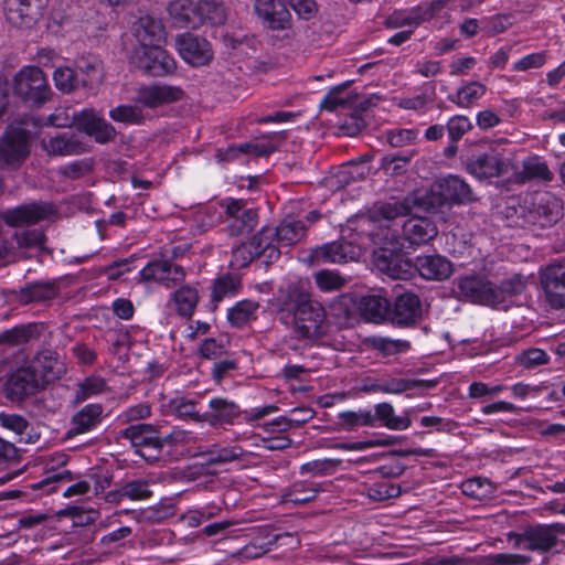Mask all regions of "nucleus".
<instances>
[{"label":"nucleus","mask_w":565,"mask_h":565,"mask_svg":"<svg viewBox=\"0 0 565 565\" xmlns=\"http://www.w3.org/2000/svg\"><path fill=\"white\" fill-rule=\"evenodd\" d=\"M487 92L486 85L477 81L465 82L448 99L461 108L472 107Z\"/></svg>","instance_id":"79ce46f5"},{"label":"nucleus","mask_w":565,"mask_h":565,"mask_svg":"<svg viewBox=\"0 0 565 565\" xmlns=\"http://www.w3.org/2000/svg\"><path fill=\"white\" fill-rule=\"evenodd\" d=\"M200 26L210 24L212 26L223 25L227 20L225 6L216 0H199Z\"/></svg>","instance_id":"37998d69"},{"label":"nucleus","mask_w":565,"mask_h":565,"mask_svg":"<svg viewBox=\"0 0 565 565\" xmlns=\"http://www.w3.org/2000/svg\"><path fill=\"white\" fill-rule=\"evenodd\" d=\"M540 279L550 306L554 309L565 308V258L542 268Z\"/></svg>","instance_id":"4468645a"},{"label":"nucleus","mask_w":565,"mask_h":565,"mask_svg":"<svg viewBox=\"0 0 565 565\" xmlns=\"http://www.w3.org/2000/svg\"><path fill=\"white\" fill-rule=\"evenodd\" d=\"M372 417L373 427L383 426L391 430H405L412 425L409 411L405 409L402 415H396L394 406L388 402L376 404Z\"/></svg>","instance_id":"2f4dec72"},{"label":"nucleus","mask_w":565,"mask_h":565,"mask_svg":"<svg viewBox=\"0 0 565 565\" xmlns=\"http://www.w3.org/2000/svg\"><path fill=\"white\" fill-rule=\"evenodd\" d=\"M412 153L408 154H388L382 159V168L385 173L398 175L406 171L411 161Z\"/></svg>","instance_id":"69168bd1"},{"label":"nucleus","mask_w":565,"mask_h":565,"mask_svg":"<svg viewBox=\"0 0 565 565\" xmlns=\"http://www.w3.org/2000/svg\"><path fill=\"white\" fill-rule=\"evenodd\" d=\"M279 320L291 326L301 339H319L324 334L326 311L310 295L296 286H289L279 298Z\"/></svg>","instance_id":"f257e3e1"},{"label":"nucleus","mask_w":565,"mask_h":565,"mask_svg":"<svg viewBox=\"0 0 565 565\" xmlns=\"http://www.w3.org/2000/svg\"><path fill=\"white\" fill-rule=\"evenodd\" d=\"M563 215L562 201L552 192H537L533 195L527 211L529 222L540 227L556 224Z\"/></svg>","instance_id":"ddd939ff"},{"label":"nucleus","mask_w":565,"mask_h":565,"mask_svg":"<svg viewBox=\"0 0 565 565\" xmlns=\"http://www.w3.org/2000/svg\"><path fill=\"white\" fill-rule=\"evenodd\" d=\"M563 534H565V524L559 522L529 526L525 529L527 551L547 553L557 546L558 535Z\"/></svg>","instance_id":"aec40b11"},{"label":"nucleus","mask_w":565,"mask_h":565,"mask_svg":"<svg viewBox=\"0 0 565 565\" xmlns=\"http://www.w3.org/2000/svg\"><path fill=\"white\" fill-rule=\"evenodd\" d=\"M255 12L270 30L284 31L292 25V17L285 0H256Z\"/></svg>","instance_id":"412c9836"},{"label":"nucleus","mask_w":565,"mask_h":565,"mask_svg":"<svg viewBox=\"0 0 565 565\" xmlns=\"http://www.w3.org/2000/svg\"><path fill=\"white\" fill-rule=\"evenodd\" d=\"M381 268L393 279L406 280L417 271L416 259L414 263H411L408 259H404L399 255H392L390 258H384L382 260Z\"/></svg>","instance_id":"3c124183"},{"label":"nucleus","mask_w":565,"mask_h":565,"mask_svg":"<svg viewBox=\"0 0 565 565\" xmlns=\"http://www.w3.org/2000/svg\"><path fill=\"white\" fill-rule=\"evenodd\" d=\"M273 233L274 244L279 246H292L299 243L306 235V226L302 221L290 216L285 217L275 231L266 228Z\"/></svg>","instance_id":"58836bf2"},{"label":"nucleus","mask_w":565,"mask_h":565,"mask_svg":"<svg viewBox=\"0 0 565 565\" xmlns=\"http://www.w3.org/2000/svg\"><path fill=\"white\" fill-rule=\"evenodd\" d=\"M349 82L331 88L320 102V108L328 111H334L338 108L354 109L351 116L344 120L342 127L348 130V134L353 136L359 134L365 128L366 122L362 117V110L365 109V102H360L358 95L348 92Z\"/></svg>","instance_id":"39448f33"},{"label":"nucleus","mask_w":565,"mask_h":565,"mask_svg":"<svg viewBox=\"0 0 565 565\" xmlns=\"http://www.w3.org/2000/svg\"><path fill=\"white\" fill-rule=\"evenodd\" d=\"M321 491V486L310 480H299L285 488L281 492V502L285 504L301 505L315 500Z\"/></svg>","instance_id":"c9c22d12"},{"label":"nucleus","mask_w":565,"mask_h":565,"mask_svg":"<svg viewBox=\"0 0 565 565\" xmlns=\"http://www.w3.org/2000/svg\"><path fill=\"white\" fill-rule=\"evenodd\" d=\"M339 462L337 459L312 460L301 465L300 471L313 476H328L338 468Z\"/></svg>","instance_id":"0e129e2a"},{"label":"nucleus","mask_w":565,"mask_h":565,"mask_svg":"<svg viewBox=\"0 0 565 565\" xmlns=\"http://www.w3.org/2000/svg\"><path fill=\"white\" fill-rule=\"evenodd\" d=\"M47 0H4L7 21L20 29L33 26L42 17Z\"/></svg>","instance_id":"dca6fc26"},{"label":"nucleus","mask_w":565,"mask_h":565,"mask_svg":"<svg viewBox=\"0 0 565 565\" xmlns=\"http://www.w3.org/2000/svg\"><path fill=\"white\" fill-rule=\"evenodd\" d=\"M58 287L54 281H35L21 288L18 299L21 303L42 302L55 298Z\"/></svg>","instance_id":"a19ab883"},{"label":"nucleus","mask_w":565,"mask_h":565,"mask_svg":"<svg viewBox=\"0 0 565 565\" xmlns=\"http://www.w3.org/2000/svg\"><path fill=\"white\" fill-rule=\"evenodd\" d=\"M183 96L184 92L181 87L157 83L140 86L136 92L135 102L153 109L179 102Z\"/></svg>","instance_id":"6ab92c4d"},{"label":"nucleus","mask_w":565,"mask_h":565,"mask_svg":"<svg viewBox=\"0 0 565 565\" xmlns=\"http://www.w3.org/2000/svg\"><path fill=\"white\" fill-rule=\"evenodd\" d=\"M199 1L171 0L167 4V12L172 24L181 29L200 28Z\"/></svg>","instance_id":"bb28decb"},{"label":"nucleus","mask_w":565,"mask_h":565,"mask_svg":"<svg viewBox=\"0 0 565 565\" xmlns=\"http://www.w3.org/2000/svg\"><path fill=\"white\" fill-rule=\"evenodd\" d=\"M47 519L46 513L29 510L17 516L14 529L17 531H32L42 526Z\"/></svg>","instance_id":"680f3d73"},{"label":"nucleus","mask_w":565,"mask_h":565,"mask_svg":"<svg viewBox=\"0 0 565 565\" xmlns=\"http://www.w3.org/2000/svg\"><path fill=\"white\" fill-rule=\"evenodd\" d=\"M13 90L25 103L43 105L51 95L46 78L36 66H24L13 77Z\"/></svg>","instance_id":"6e6552de"},{"label":"nucleus","mask_w":565,"mask_h":565,"mask_svg":"<svg viewBox=\"0 0 565 565\" xmlns=\"http://www.w3.org/2000/svg\"><path fill=\"white\" fill-rule=\"evenodd\" d=\"M364 239V235H356L352 241L342 239L317 246L311 250L309 260L316 264H343L355 260L361 254L362 245L365 244Z\"/></svg>","instance_id":"9d476101"},{"label":"nucleus","mask_w":565,"mask_h":565,"mask_svg":"<svg viewBox=\"0 0 565 565\" xmlns=\"http://www.w3.org/2000/svg\"><path fill=\"white\" fill-rule=\"evenodd\" d=\"M163 408L167 413L177 416L180 419H192L203 422L202 415L196 411V402L185 396H175L164 403Z\"/></svg>","instance_id":"49530a36"},{"label":"nucleus","mask_w":565,"mask_h":565,"mask_svg":"<svg viewBox=\"0 0 565 565\" xmlns=\"http://www.w3.org/2000/svg\"><path fill=\"white\" fill-rule=\"evenodd\" d=\"M26 120L11 124L0 139V169L19 168L30 153L31 132Z\"/></svg>","instance_id":"423d86ee"},{"label":"nucleus","mask_w":565,"mask_h":565,"mask_svg":"<svg viewBox=\"0 0 565 565\" xmlns=\"http://www.w3.org/2000/svg\"><path fill=\"white\" fill-rule=\"evenodd\" d=\"M104 407L99 403H90L76 412L71 419L67 430L68 437L86 434L94 430L103 420Z\"/></svg>","instance_id":"c85d7f7f"},{"label":"nucleus","mask_w":565,"mask_h":565,"mask_svg":"<svg viewBox=\"0 0 565 565\" xmlns=\"http://www.w3.org/2000/svg\"><path fill=\"white\" fill-rule=\"evenodd\" d=\"M41 146L49 156L57 157L76 156L86 151L85 143L72 131H63L43 138Z\"/></svg>","instance_id":"393cba45"},{"label":"nucleus","mask_w":565,"mask_h":565,"mask_svg":"<svg viewBox=\"0 0 565 565\" xmlns=\"http://www.w3.org/2000/svg\"><path fill=\"white\" fill-rule=\"evenodd\" d=\"M402 490L398 484L391 482L390 480H382L374 482L365 488L363 493L373 501H384L396 498L401 494Z\"/></svg>","instance_id":"6e6d98bb"},{"label":"nucleus","mask_w":565,"mask_h":565,"mask_svg":"<svg viewBox=\"0 0 565 565\" xmlns=\"http://www.w3.org/2000/svg\"><path fill=\"white\" fill-rule=\"evenodd\" d=\"M273 233L262 228L248 242H245L233 249L231 264L234 267L243 268L249 265L255 258H263L265 263H271L279 258L280 250L274 244Z\"/></svg>","instance_id":"0eeeda50"},{"label":"nucleus","mask_w":565,"mask_h":565,"mask_svg":"<svg viewBox=\"0 0 565 565\" xmlns=\"http://www.w3.org/2000/svg\"><path fill=\"white\" fill-rule=\"evenodd\" d=\"M493 490L491 481L482 477L471 478L462 483V492L475 499L488 497Z\"/></svg>","instance_id":"13d9d810"},{"label":"nucleus","mask_w":565,"mask_h":565,"mask_svg":"<svg viewBox=\"0 0 565 565\" xmlns=\"http://www.w3.org/2000/svg\"><path fill=\"white\" fill-rule=\"evenodd\" d=\"M338 425L344 431H354L359 427H373L371 409L344 411L338 414Z\"/></svg>","instance_id":"de8ad7c7"},{"label":"nucleus","mask_w":565,"mask_h":565,"mask_svg":"<svg viewBox=\"0 0 565 565\" xmlns=\"http://www.w3.org/2000/svg\"><path fill=\"white\" fill-rule=\"evenodd\" d=\"M547 57V51H540L526 54L513 63L512 70L514 72H526L530 70L541 68L546 64Z\"/></svg>","instance_id":"e2e57ef3"},{"label":"nucleus","mask_w":565,"mask_h":565,"mask_svg":"<svg viewBox=\"0 0 565 565\" xmlns=\"http://www.w3.org/2000/svg\"><path fill=\"white\" fill-rule=\"evenodd\" d=\"M472 127L470 119L463 115H455L447 122V131L451 141H459Z\"/></svg>","instance_id":"774afa93"},{"label":"nucleus","mask_w":565,"mask_h":565,"mask_svg":"<svg viewBox=\"0 0 565 565\" xmlns=\"http://www.w3.org/2000/svg\"><path fill=\"white\" fill-rule=\"evenodd\" d=\"M258 303L253 300H241L227 310V321L237 329L244 328L256 319Z\"/></svg>","instance_id":"c03bdc74"},{"label":"nucleus","mask_w":565,"mask_h":565,"mask_svg":"<svg viewBox=\"0 0 565 565\" xmlns=\"http://www.w3.org/2000/svg\"><path fill=\"white\" fill-rule=\"evenodd\" d=\"M32 371L40 373L45 381H54L66 372V367L55 351L42 350L32 361Z\"/></svg>","instance_id":"72a5a7b5"},{"label":"nucleus","mask_w":565,"mask_h":565,"mask_svg":"<svg viewBox=\"0 0 565 565\" xmlns=\"http://www.w3.org/2000/svg\"><path fill=\"white\" fill-rule=\"evenodd\" d=\"M416 268L427 280L441 281L452 274V264L441 255H423L416 257Z\"/></svg>","instance_id":"7c9ffc66"},{"label":"nucleus","mask_w":565,"mask_h":565,"mask_svg":"<svg viewBox=\"0 0 565 565\" xmlns=\"http://www.w3.org/2000/svg\"><path fill=\"white\" fill-rule=\"evenodd\" d=\"M361 316L369 322L383 323L390 321V301L380 295L361 297L358 302Z\"/></svg>","instance_id":"4c0bfd02"},{"label":"nucleus","mask_w":565,"mask_h":565,"mask_svg":"<svg viewBox=\"0 0 565 565\" xmlns=\"http://www.w3.org/2000/svg\"><path fill=\"white\" fill-rule=\"evenodd\" d=\"M226 228L231 236L249 234L258 223L257 211L248 207L246 201L230 199L225 202Z\"/></svg>","instance_id":"a211bd4d"},{"label":"nucleus","mask_w":565,"mask_h":565,"mask_svg":"<svg viewBox=\"0 0 565 565\" xmlns=\"http://www.w3.org/2000/svg\"><path fill=\"white\" fill-rule=\"evenodd\" d=\"M200 300L199 290L191 285H182L169 298L177 313L182 318H191Z\"/></svg>","instance_id":"ea45409f"},{"label":"nucleus","mask_w":565,"mask_h":565,"mask_svg":"<svg viewBox=\"0 0 565 565\" xmlns=\"http://www.w3.org/2000/svg\"><path fill=\"white\" fill-rule=\"evenodd\" d=\"M131 64L150 76H164L177 67L175 60L161 47V44L136 46L131 54Z\"/></svg>","instance_id":"1a4fd4ad"},{"label":"nucleus","mask_w":565,"mask_h":565,"mask_svg":"<svg viewBox=\"0 0 565 565\" xmlns=\"http://www.w3.org/2000/svg\"><path fill=\"white\" fill-rule=\"evenodd\" d=\"M77 70L86 76L85 86H93L103 81L102 61L93 54L82 55L76 60Z\"/></svg>","instance_id":"8fccbe9b"},{"label":"nucleus","mask_w":565,"mask_h":565,"mask_svg":"<svg viewBox=\"0 0 565 565\" xmlns=\"http://www.w3.org/2000/svg\"><path fill=\"white\" fill-rule=\"evenodd\" d=\"M422 23L424 22L418 6L413 7L409 10H396L386 19V25L391 29L409 26L414 30Z\"/></svg>","instance_id":"603ef678"},{"label":"nucleus","mask_w":565,"mask_h":565,"mask_svg":"<svg viewBox=\"0 0 565 565\" xmlns=\"http://www.w3.org/2000/svg\"><path fill=\"white\" fill-rule=\"evenodd\" d=\"M0 426L11 431L17 443L35 444L40 438L26 418L19 414L1 412Z\"/></svg>","instance_id":"f704fd0d"},{"label":"nucleus","mask_w":565,"mask_h":565,"mask_svg":"<svg viewBox=\"0 0 565 565\" xmlns=\"http://www.w3.org/2000/svg\"><path fill=\"white\" fill-rule=\"evenodd\" d=\"M38 386L39 381L36 374L29 367H21L8 379L6 383V394L11 401L18 402L35 393Z\"/></svg>","instance_id":"cd10ccee"},{"label":"nucleus","mask_w":565,"mask_h":565,"mask_svg":"<svg viewBox=\"0 0 565 565\" xmlns=\"http://www.w3.org/2000/svg\"><path fill=\"white\" fill-rule=\"evenodd\" d=\"M373 347L385 356L406 353L411 349V343L406 340L376 338L373 340Z\"/></svg>","instance_id":"bf43d9fd"},{"label":"nucleus","mask_w":565,"mask_h":565,"mask_svg":"<svg viewBox=\"0 0 565 565\" xmlns=\"http://www.w3.org/2000/svg\"><path fill=\"white\" fill-rule=\"evenodd\" d=\"M457 287L462 297L473 302L495 305L497 287L482 276L470 275L460 277Z\"/></svg>","instance_id":"4be33fe9"},{"label":"nucleus","mask_w":565,"mask_h":565,"mask_svg":"<svg viewBox=\"0 0 565 565\" xmlns=\"http://www.w3.org/2000/svg\"><path fill=\"white\" fill-rule=\"evenodd\" d=\"M411 211L412 205L408 199L384 202L374 205L367 214L350 218L347 223V228L356 232L358 235H364L366 239L376 243V238L380 236L375 231L376 228H387L391 221L406 216Z\"/></svg>","instance_id":"7ed1b4c3"},{"label":"nucleus","mask_w":565,"mask_h":565,"mask_svg":"<svg viewBox=\"0 0 565 565\" xmlns=\"http://www.w3.org/2000/svg\"><path fill=\"white\" fill-rule=\"evenodd\" d=\"M120 437L130 441L135 452L147 462L152 463L160 458L164 444H183L189 440V433L172 430L160 437L158 429L151 424L130 425L120 431Z\"/></svg>","instance_id":"f03ea898"},{"label":"nucleus","mask_w":565,"mask_h":565,"mask_svg":"<svg viewBox=\"0 0 565 565\" xmlns=\"http://www.w3.org/2000/svg\"><path fill=\"white\" fill-rule=\"evenodd\" d=\"M548 355L547 353L537 348H531L529 350L523 351L516 356V362L526 369L536 367L539 365H543L547 363Z\"/></svg>","instance_id":"338daca9"},{"label":"nucleus","mask_w":565,"mask_h":565,"mask_svg":"<svg viewBox=\"0 0 565 565\" xmlns=\"http://www.w3.org/2000/svg\"><path fill=\"white\" fill-rule=\"evenodd\" d=\"M441 201L449 204H466L472 201L469 184L458 175L449 174L436 183Z\"/></svg>","instance_id":"a878e982"},{"label":"nucleus","mask_w":565,"mask_h":565,"mask_svg":"<svg viewBox=\"0 0 565 565\" xmlns=\"http://www.w3.org/2000/svg\"><path fill=\"white\" fill-rule=\"evenodd\" d=\"M522 177L525 180L552 181L553 172L548 166L539 157H530L523 161Z\"/></svg>","instance_id":"5fc2aeb1"},{"label":"nucleus","mask_w":565,"mask_h":565,"mask_svg":"<svg viewBox=\"0 0 565 565\" xmlns=\"http://www.w3.org/2000/svg\"><path fill=\"white\" fill-rule=\"evenodd\" d=\"M507 162L495 152L478 156L468 164L469 171L479 179L499 177L507 170Z\"/></svg>","instance_id":"e433bc0d"},{"label":"nucleus","mask_w":565,"mask_h":565,"mask_svg":"<svg viewBox=\"0 0 565 565\" xmlns=\"http://www.w3.org/2000/svg\"><path fill=\"white\" fill-rule=\"evenodd\" d=\"M367 173L369 168L365 162H350L339 168L331 182L337 188H343L352 182L363 180Z\"/></svg>","instance_id":"09e8293b"},{"label":"nucleus","mask_w":565,"mask_h":565,"mask_svg":"<svg viewBox=\"0 0 565 565\" xmlns=\"http://www.w3.org/2000/svg\"><path fill=\"white\" fill-rule=\"evenodd\" d=\"M185 270L182 266L167 258H156L148 262L138 274V282L158 284L166 288L181 285L185 279Z\"/></svg>","instance_id":"9b49d317"},{"label":"nucleus","mask_w":565,"mask_h":565,"mask_svg":"<svg viewBox=\"0 0 565 565\" xmlns=\"http://www.w3.org/2000/svg\"><path fill=\"white\" fill-rule=\"evenodd\" d=\"M175 46L181 58L194 67L209 65L214 57L211 43L198 34L185 32L178 35Z\"/></svg>","instance_id":"2eb2a0df"},{"label":"nucleus","mask_w":565,"mask_h":565,"mask_svg":"<svg viewBox=\"0 0 565 565\" xmlns=\"http://www.w3.org/2000/svg\"><path fill=\"white\" fill-rule=\"evenodd\" d=\"M135 36L139 43L138 46L159 45L166 40V30L161 20L143 15L136 22Z\"/></svg>","instance_id":"473e14b6"},{"label":"nucleus","mask_w":565,"mask_h":565,"mask_svg":"<svg viewBox=\"0 0 565 565\" xmlns=\"http://www.w3.org/2000/svg\"><path fill=\"white\" fill-rule=\"evenodd\" d=\"M437 385L435 380L387 377L364 387L367 393L403 394L412 390H430Z\"/></svg>","instance_id":"b1692460"},{"label":"nucleus","mask_w":565,"mask_h":565,"mask_svg":"<svg viewBox=\"0 0 565 565\" xmlns=\"http://www.w3.org/2000/svg\"><path fill=\"white\" fill-rule=\"evenodd\" d=\"M402 233L409 245H423L431 241L438 230L428 217L414 216L404 222Z\"/></svg>","instance_id":"c756f323"},{"label":"nucleus","mask_w":565,"mask_h":565,"mask_svg":"<svg viewBox=\"0 0 565 565\" xmlns=\"http://www.w3.org/2000/svg\"><path fill=\"white\" fill-rule=\"evenodd\" d=\"M74 125L79 131L94 138L97 143H107L115 139L117 131L102 115L93 108L73 110Z\"/></svg>","instance_id":"f3484780"},{"label":"nucleus","mask_w":565,"mask_h":565,"mask_svg":"<svg viewBox=\"0 0 565 565\" xmlns=\"http://www.w3.org/2000/svg\"><path fill=\"white\" fill-rule=\"evenodd\" d=\"M209 408L202 418L212 426L233 425L241 417L244 423L252 424L278 411L274 404L242 411L237 403L221 396L211 398Z\"/></svg>","instance_id":"20e7f679"},{"label":"nucleus","mask_w":565,"mask_h":565,"mask_svg":"<svg viewBox=\"0 0 565 565\" xmlns=\"http://www.w3.org/2000/svg\"><path fill=\"white\" fill-rule=\"evenodd\" d=\"M422 316L420 299L416 294L404 292L398 295L390 306V322L398 327L414 326Z\"/></svg>","instance_id":"5701e85b"},{"label":"nucleus","mask_w":565,"mask_h":565,"mask_svg":"<svg viewBox=\"0 0 565 565\" xmlns=\"http://www.w3.org/2000/svg\"><path fill=\"white\" fill-rule=\"evenodd\" d=\"M131 501H142L151 498L152 491L147 480L136 479L120 486V493Z\"/></svg>","instance_id":"4d7b16f0"},{"label":"nucleus","mask_w":565,"mask_h":565,"mask_svg":"<svg viewBox=\"0 0 565 565\" xmlns=\"http://www.w3.org/2000/svg\"><path fill=\"white\" fill-rule=\"evenodd\" d=\"M109 117L114 121L125 125H141L145 121V115L139 105H118L109 110Z\"/></svg>","instance_id":"864d4df0"},{"label":"nucleus","mask_w":565,"mask_h":565,"mask_svg":"<svg viewBox=\"0 0 565 565\" xmlns=\"http://www.w3.org/2000/svg\"><path fill=\"white\" fill-rule=\"evenodd\" d=\"M56 213L50 202H30L0 211V218L10 227L36 224Z\"/></svg>","instance_id":"f8f14e48"},{"label":"nucleus","mask_w":565,"mask_h":565,"mask_svg":"<svg viewBox=\"0 0 565 565\" xmlns=\"http://www.w3.org/2000/svg\"><path fill=\"white\" fill-rule=\"evenodd\" d=\"M106 388V382L98 376H90L81 382L76 390V401L84 402L87 398L103 393Z\"/></svg>","instance_id":"052dcab7"},{"label":"nucleus","mask_w":565,"mask_h":565,"mask_svg":"<svg viewBox=\"0 0 565 565\" xmlns=\"http://www.w3.org/2000/svg\"><path fill=\"white\" fill-rule=\"evenodd\" d=\"M241 278L233 274H225L213 282L211 301L216 307L225 298L236 296L241 289Z\"/></svg>","instance_id":"a18cd8bd"}]
</instances>
